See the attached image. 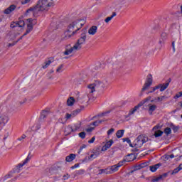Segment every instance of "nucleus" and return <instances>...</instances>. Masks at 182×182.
<instances>
[{"instance_id":"obj_1","label":"nucleus","mask_w":182,"mask_h":182,"mask_svg":"<svg viewBox=\"0 0 182 182\" xmlns=\"http://www.w3.org/2000/svg\"><path fill=\"white\" fill-rule=\"evenodd\" d=\"M53 5H55L53 0H38L36 6L34 8L28 9L26 12L27 14L32 12L33 16L36 17L43 11H49V8L53 6Z\"/></svg>"},{"instance_id":"obj_2","label":"nucleus","mask_w":182,"mask_h":182,"mask_svg":"<svg viewBox=\"0 0 182 182\" xmlns=\"http://www.w3.org/2000/svg\"><path fill=\"white\" fill-rule=\"evenodd\" d=\"M82 26H83L82 20L77 19L71 21L64 33L65 39H69L72 38V36H75V35L77 33V31L82 29Z\"/></svg>"},{"instance_id":"obj_3","label":"nucleus","mask_w":182,"mask_h":182,"mask_svg":"<svg viewBox=\"0 0 182 182\" xmlns=\"http://www.w3.org/2000/svg\"><path fill=\"white\" fill-rule=\"evenodd\" d=\"M86 33H87V31H86V29H82L81 31L80 38L73 47H71L70 49L65 50L64 55H70V53H75L77 52V50H80V49H82V46L86 43Z\"/></svg>"},{"instance_id":"obj_4","label":"nucleus","mask_w":182,"mask_h":182,"mask_svg":"<svg viewBox=\"0 0 182 182\" xmlns=\"http://www.w3.org/2000/svg\"><path fill=\"white\" fill-rule=\"evenodd\" d=\"M105 87H107V80H97L95 82V83L90 84L87 86V92L90 94L87 96H89V97L90 98V96H92V93L96 92V90H102V89H105Z\"/></svg>"},{"instance_id":"obj_5","label":"nucleus","mask_w":182,"mask_h":182,"mask_svg":"<svg viewBox=\"0 0 182 182\" xmlns=\"http://www.w3.org/2000/svg\"><path fill=\"white\" fill-rule=\"evenodd\" d=\"M90 100V98L87 95H84L81 98L77 99V100H75L73 97H70L68 100H67V104L68 106H73L75 102H77V103H80L81 105Z\"/></svg>"},{"instance_id":"obj_6","label":"nucleus","mask_w":182,"mask_h":182,"mask_svg":"<svg viewBox=\"0 0 182 182\" xmlns=\"http://www.w3.org/2000/svg\"><path fill=\"white\" fill-rule=\"evenodd\" d=\"M149 141V138L144 135H139L136 140L134 141V146L135 147H137L138 149L141 147L144 143H147Z\"/></svg>"},{"instance_id":"obj_7","label":"nucleus","mask_w":182,"mask_h":182,"mask_svg":"<svg viewBox=\"0 0 182 182\" xmlns=\"http://www.w3.org/2000/svg\"><path fill=\"white\" fill-rule=\"evenodd\" d=\"M28 23H27V28L26 30V33L23 34V36H26L28 33H31L32 31H33V25H36V20L28 18L27 19Z\"/></svg>"},{"instance_id":"obj_8","label":"nucleus","mask_w":182,"mask_h":182,"mask_svg":"<svg viewBox=\"0 0 182 182\" xmlns=\"http://www.w3.org/2000/svg\"><path fill=\"white\" fill-rule=\"evenodd\" d=\"M153 84V76L151 74L148 75L144 85V87H142L141 90V96L143 95V92L147 90L150 86Z\"/></svg>"},{"instance_id":"obj_9","label":"nucleus","mask_w":182,"mask_h":182,"mask_svg":"<svg viewBox=\"0 0 182 182\" xmlns=\"http://www.w3.org/2000/svg\"><path fill=\"white\" fill-rule=\"evenodd\" d=\"M9 178H11V181H16V180L18 179V176L15 175V171L9 172L4 178L0 179V182L6 181V180H9Z\"/></svg>"},{"instance_id":"obj_10","label":"nucleus","mask_w":182,"mask_h":182,"mask_svg":"<svg viewBox=\"0 0 182 182\" xmlns=\"http://www.w3.org/2000/svg\"><path fill=\"white\" fill-rule=\"evenodd\" d=\"M124 163H126V159H124L123 161H119L117 164H115L114 166H112L110 168H108L109 171V174H113V173H116V171L119 170V168L122 167V166H123Z\"/></svg>"},{"instance_id":"obj_11","label":"nucleus","mask_w":182,"mask_h":182,"mask_svg":"<svg viewBox=\"0 0 182 182\" xmlns=\"http://www.w3.org/2000/svg\"><path fill=\"white\" fill-rule=\"evenodd\" d=\"M8 122H9V117L7 114H2L0 115V132Z\"/></svg>"},{"instance_id":"obj_12","label":"nucleus","mask_w":182,"mask_h":182,"mask_svg":"<svg viewBox=\"0 0 182 182\" xmlns=\"http://www.w3.org/2000/svg\"><path fill=\"white\" fill-rule=\"evenodd\" d=\"M146 102H147V100H144V101L136 105L134 108L131 109L126 117H130L132 114H134V113L137 112L138 109H140V107H141V106H143V105H144Z\"/></svg>"},{"instance_id":"obj_13","label":"nucleus","mask_w":182,"mask_h":182,"mask_svg":"<svg viewBox=\"0 0 182 182\" xmlns=\"http://www.w3.org/2000/svg\"><path fill=\"white\" fill-rule=\"evenodd\" d=\"M79 129H80V123H77L74 124L73 127L68 126V128H65V133L66 135L70 134L72 132H77Z\"/></svg>"},{"instance_id":"obj_14","label":"nucleus","mask_w":182,"mask_h":182,"mask_svg":"<svg viewBox=\"0 0 182 182\" xmlns=\"http://www.w3.org/2000/svg\"><path fill=\"white\" fill-rule=\"evenodd\" d=\"M170 82H171V78H169L167 80V82L164 84H159L158 85H156L154 88V90H157V89H160V92H164L167 87H168L170 85Z\"/></svg>"},{"instance_id":"obj_15","label":"nucleus","mask_w":182,"mask_h":182,"mask_svg":"<svg viewBox=\"0 0 182 182\" xmlns=\"http://www.w3.org/2000/svg\"><path fill=\"white\" fill-rule=\"evenodd\" d=\"M11 28H23L25 26V21L20 20L17 22H13L10 25Z\"/></svg>"},{"instance_id":"obj_16","label":"nucleus","mask_w":182,"mask_h":182,"mask_svg":"<svg viewBox=\"0 0 182 182\" xmlns=\"http://www.w3.org/2000/svg\"><path fill=\"white\" fill-rule=\"evenodd\" d=\"M113 144V141L110 139L109 141H107L105 146H103L101 149V151H106L108 149H110Z\"/></svg>"},{"instance_id":"obj_17","label":"nucleus","mask_w":182,"mask_h":182,"mask_svg":"<svg viewBox=\"0 0 182 182\" xmlns=\"http://www.w3.org/2000/svg\"><path fill=\"white\" fill-rule=\"evenodd\" d=\"M16 9V6L12 4L9 7H8L6 9L4 10V14L6 15H9L11 12H14V10Z\"/></svg>"},{"instance_id":"obj_18","label":"nucleus","mask_w":182,"mask_h":182,"mask_svg":"<svg viewBox=\"0 0 182 182\" xmlns=\"http://www.w3.org/2000/svg\"><path fill=\"white\" fill-rule=\"evenodd\" d=\"M97 32V26H92L88 29L89 35H96Z\"/></svg>"},{"instance_id":"obj_19","label":"nucleus","mask_w":182,"mask_h":182,"mask_svg":"<svg viewBox=\"0 0 182 182\" xmlns=\"http://www.w3.org/2000/svg\"><path fill=\"white\" fill-rule=\"evenodd\" d=\"M148 106H149V113L150 115H151L153 114V112H154L156 109H157V105L149 104L148 105Z\"/></svg>"},{"instance_id":"obj_20","label":"nucleus","mask_w":182,"mask_h":182,"mask_svg":"<svg viewBox=\"0 0 182 182\" xmlns=\"http://www.w3.org/2000/svg\"><path fill=\"white\" fill-rule=\"evenodd\" d=\"M75 159H76V154H71L69 156H66L65 161H67L68 163H70V161H73Z\"/></svg>"},{"instance_id":"obj_21","label":"nucleus","mask_w":182,"mask_h":182,"mask_svg":"<svg viewBox=\"0 0 182 182\" xmlns=\"http://www.w3.org/2000/svg\"><path fill=\"white\" fill-rule=\"evenodd\" d=\"M160 166H161V164H157L154 166H150L149 168H150L151 171H152V173H154V172L157 171V168H159V167H160Z\"/></svg>"},{"instance_id":"obj_22","label":"nucleus","mask_w":182,"mask_h":182,"mask_svg":"<svg viewBox=\"0 0 182 182\" xmlns=\"http://www.w3.org/2000/svg\"><path fill=\"white\" fill-rule=\"evenodd\" d=\"M123 134H124V129L118 130L116 133L117 139H122V137H123Z\"/></svg>"},{"instance_id":"obj_23","label":"nucleus","mask_w":182,"mask_h":182,"mask_svg":"<svg viewBox=\"0 0 182 182\" xmlns=\"http://www.w3.org/2000/svg\"><path fill=\"white\" fill-rule=\"evenodd\" d=\"M116 15H117V14H116V12H113L111 16L107 17V18L105 19V22L106 23H109V22H110V21H112V18H114V16H116Z\"/></svg>"},{"instance_id":"obj_24","label":"nucleus","mask_w":182,"mask_h":182,"mask_svg":"<svg viewBox=\"0 0 182 182\" xmlns=\"http://www.w3.org/2000/svg\"><path fill=\"white\" fill-rule=\"evenodd\" d=\"M50 63H52V60H47L45 61L44 64L43 65V69H47V68H49L50 65Z\"/></svg>"},{"instance_id":"obj_25","label":"nucleus","mask_w":182,"mask_h":182,"mask_svg":"<svg viewBox=\"0 0 182 182\" xmlns=\"http://www.w3.org/2000/svg\"><path fill=\"white\" fill-rule=\"evenodd\" d=\"M161 180H163V176H160V175H159V176H154L151 180V182H159V181H161Z\"/></svg>"},{"instance_id":"obj_26","label":"nucleus","mask_w":182,"mask_h":182,"mask_svg":"<svg viewBox=\"0 0 182 182\" xmlns=\"http://www.w3.org/2000/svg\"><path fill=\"white\" fill-rule=\"evenodd\" d=\"M163 131L161 130H156L154 131V136H155V137H161V136H163Z\"/></svg>"},{"instance_id":"obj_27","label":"nucleus","mask_w":182,"mask_h":182,"mask_svg":"<svg viewBox=\"0 0 182 182\" xmlns=\"http://www.w3.org/2000/svg\"><path fill=\"white\" fill-rule=\"evenodd\" d=\"M29 156H31V154H28L27 158L25 159V161L22 164H18L19 167H23V166H25V164H26V163H28L29 160H31V158H29Z\"/></svg>"},{"instance_id":"obj_28","label":"nucleus","mask_w":182,"mask_h":182,"mask_svg":"<svg viewBox=\"0 0 182 182\" xmlns=\"http://www.w3.org/2000/svg\"><path fill=\"white\" fill-rule=\"evenodd\" d=\"M99 174H110V171H109V168L105 169H100Z\"/></svg>"},{"instance_id":"obj_29","label":"nucleus","mask_w":182,"mask_h":182,"mask_svg":"<svg viewBox=\"0 0 182 182\" xmlns=\"http://www.w3.org/2000/svg\"><path fill=\"white\" fill-rule=\"evenodd\" d=\"M83 109H85V107L81 106L80 109H77L75 111H73V114H74V116L79 114V113H80V112H82V110H83Z\"/></svg>"},{"instance_id":"obj_30","label":"nucleus","mask_w":182,"mask_h":182,"mask_svg":"<svg viewBox=\"0 0 182 182\" xmlns=\"http://www.w3.org/2000/svg\"><path fill=\"white\" fill-rule=\"evenodd\" d=\"M166 99H168L166 96H161L155 98V100L156 102H163V100H166Z\"/></svg>"},{"instance_id":"obj_31","label":"nucleus","mask_w":182,"mask_h":182,"mask_svg":"<svg viewBox=\"0 0 182 182\" xmlns=\"http://www.w3.org/2000/svg\"><path fill=\"white\" fill-rule=\"evenodd\" d=\"M164 133L165 134H166V136H168V134H171V128L170 127L165 128Z\"/></svg>"},{"instance_id":"obj_32","label":"nucleus","mask_w":182,"mask_h":182,"mask_svg":"<svg viewBox=\"0 0 182 182\" xmlns=\"http://www.w3.org/2000/svg\"><path fill=\"white\" fill-rule=\"evenodd\" d=\"M48 116V111H43L41 115L40 119H45Z\"/></svg>"},{"instance_id":"obj_33","label":"nucleus","mask_w":182,"mask_h":182,"mask_svg":"<svg viewBox=\"0 0 182 182\" xmlns=\"http://www.w3.org/2000/svg\"><path fill=\"white\" fill-rule=\"evenodd\" d=\"M20 178H26L28 177V173L27 172H23L20 173Z\"/></svg>"},{"instance_id":"obj_34","label":"nucleus","mask_w":182,"mask_h":182,"mask_svg":"<svg viewBox=\"0 0 182 182\" xmlns=\"http://www.w3.org/2000/svg\"><path fill=\"white\" fill-rule=\"evenodd\" d=\"M127 157H128L127 161H132L133 160H134V154H133L128 155Z\"/></svg>"},{"instance_id":"obj_35","label":"nucleus","mask_w":182,"mask_h":182,"mask_svg":"<svg viewBox=\"0 0 182 182\" xmlns=\"http://www.w3.org/2000/svg\"><path fill=\"white\" fill-rule=\"evenodd\" d=\"M78 136L81 139H85L86 137V133L85 132H80V133L78 134Z\"/></svg>"},{"instance_id":"obj_36","label":"nucleus","mask_w":182,"mask_h":182,"mask_svg":"<svg viewBox=\"0 0 182 182\" xmlns=\"http://www.w3.org/2000/svg\"><path fill=\"white\" fill-rule=\"evenodd\" d=\"M124 141H127V143H128V144H129L130 147H134L133 144H132V141H130V139L129 138H125L124 139Z\"/></svg>"},{"instance_id":"obj_37","label":"nucleus","mask_w":182,"mask_h":182,"mask_svg":"<svg viewBox=\"0 0 182 182\" xmlns=\"http://www.w3.org/2000/svg\"><path fill=\"white\" fill-rule=\"evenodd\" d=\"M31 2H32V0H21L22 5H26V4H31Z\"/></svg>"},{"instance_id":"obj_38","label":"nucleus","mask_w":182,"mask_h":182,"mask_svg":"<svg viewBox=\"0 0 182 182\" xmlns=\"http://www.w3.org/2000/svg\"><path fill=\"white\" fill-rule=\"evenodd\" d=\"M94 154L95 155V157H98V156H100V149H97L96 151L94 152Z\"/></svg>"},{"instance_id":"obj_39","label":"nucleus","mask_w":182,"mask_h":182,"mask_svg":"<svg viewBox=\"0 0 182 182\" xmlns=\"http://www.w3.org/2000/svg\"><path fill=\"white\" fill-rule=\"evenodd\" d=\"M178 171H179L178 168L177 167L176 168L173 169L171 171V175L173 176L174 174H177V173H178Z\"/></svg>"},{"instance_id":"obj_40","label":"nucleus","mask_w":182,"mask_h":182,"mask_svg":"<svg viewBox=\"0 0 182 182\" xmlns=\"http://www.w3.org/2000/svg\"><path fill=\"white\" fill-rule=\"evenodd\" d=\"M171 129H172V130H173L174 133H176L178 131V127H176L174 125H171Z\"/></svg>"},{"instance_id":"obj_41","label":"nucleus","mask_w":182,"mask_h":182,"mask_svg":"<svg viewBox=\"0 0 182 182\" xmlns=\"http://www.w3.org/2000/svg\"><path fill=\"white\" fill-rule=\"evenodd\" d=\"M160 129H161V127H160V124H157L153 128V131L156 132L157 130H160Z\"/></svg>"},{"instance_id":"obj_42","label":"nucleus","mask_w":182,"mask_h":182,"mask_svg":"<svg viewBox=\"0 0 182 182\" xmlns=\"http://www.w3.org/2000/svg\"><path fill=\"white\" fill-rule=\"evenodd\" d=\"M114 133V129L113 128H111L109 130L107 131L108 136H110V134H113Z\"/></svg>"},{"instance_id":"obj_43","label":"nucleus","mask_w":182,"mask_h":182,"mask_svg":"<svg viewBox=\"0 0 182 182\" xmlns=\"http://www.w3.org/2000/svg\"><path fill=\"white\" fill-rule=\"evenodd\" d=\"M62 69H63V65H60L57 68L56 72H57L58 73H59L61 72Z\"/></svg>"},{"instance_id":"obj_44","label":"nucleus","mask_w":182,"mask_h":182,"mask_svg":"<svg viewBox=\"0 0 182 182\" xmlns=\"http://www.w3.org/2000/svg\"><path fill=\"white\" fill-rule=\"evenodd\" d=\"M25 103H26V98L23 99V100L20 101V102H18V105H19L20 106H22V105H25Z\"/></svg>"},{"instance_id":"obj_45","label":"nucleus","mask_w":182,"mask_h":182,"mask_svg":"<svg viewBox=\"0 0 182 182\" xmlns=\"http://www.w3.org/2000/svg\"><path fill=\"white\" fill-rule=\"evenodd\" d=\"M16 43H17L16 41H14L12 43H9L7 46H8V48H11L12 46H15V44H16Z\"/></svg>"},{"instance_id":"obj_46","label":"nucleus","mask_w":182,"mask_h":182,"mask_svg":"<svg viewBox=\"0 0 182 182\" xmlns=\"http://www.w3.org/2000/svg\"><path fill=\"white\" fill-rule=\"evenodd\" d=\"M83 149H86V145L84 144L82 146H80L78 153L80 154V151H82Z\"/></svg>"},{"instance_id":"obj_47","label":"nucleus","mask_w":182,"mask_h":182,"mask_svg":"<svg viewBox=\"0 0 182 182\" xmlns=\"http://www.w3.org/2000/svg\"><path fill=\"white\" fill-rule=\"evenodd\" d=\"M26 135L23 134L20 138L18 139V140L21 141V140H23V139H26Z\"/></svg>"},{"instance_id":"obj_48","label":"nucleus","mask_w":182,"mask_h":182,"mask_svg":"<svg viewBox=\"0 0 182 182\" xmlns=\"http://www.w3.org/2000/svg\"><path fill=\"white\" fill-rule=\"evenodd\" d=\"M94 129L95 128H93V127L87 128L86 129V132H87V133H90L91 132H93Z\"/></svg>"},{"instance_id":"obj_49","label":"nucleus","mask_w":182,"mask_h":182,"mask_svg":"<svg viewBox=\"0 0 182 182\" xmlns=\"http://www.w3.org/2000/svg\"><path fill=\"white\" fill-rule=\"evenodd\" d=\"M95 139L96 138L93 136L90 140L88 141V143L90 144L94 143Z\"/></svg>"},{"instance_id":"obj_50","label":"nucleus","mask_w":182,"mask_h":182,"mask_svg":"<svg viewBox=\"0 0 182 182\" xmlns=\"http://www.w3.org/2000/svg\"><path fill=\"white\" fill-rule=\"evenodd\" d=\"M97 156L95 154V153L93 154H91L89 157V159L90 160V159H96Z\"/></svg>"},{"instance_id":"obj_51","label":"nucleus","mask_w":182,"mask_h":182,"mask_svg":"<svg viewBox=\"0 0 182 182\" xmlns=\"http://www.w3.org/2000/svg\"><path fill=\"white\" fill-rule=\"evenodd\" d=\"M160 176H162V180H163V178H166V177H167V176H168V173H164V174H162V175H159Z\"/></svg>"},{"instance_id":"obj_52","label":"nucleus","mask_w":182,"mask_h":182,"mask_svg":"<svg viewBox=\"0 0 182 182\" xmlns=\"http://www.w3.org/2000/svg\"><path fill=\"white\" fill-rule=\"evenodd\" d=\"M69 177H70V176L69 174H67V175H64V176H63L64 180H68V178H69Z\"/></svg>"},{"instance_id":"obj_53","label":"nucleus","mask_w":182,"mask_h":182,"mask_svg":"<svg viewBox=\"0 0 182 182\" xmlns=\"http://www.w3.org/2000/svg\"><path fill=\"white\" fill-rule=\"evenodd\" d=\"M159 43L161 45V46H163V45H164V40H160L159 41Z\"/></svg>"},{"instance_id":"obj_54","label":"nucleus","mask_w":182,"mask_h":182,"mask_svg":"<svg viewBox=\"0 0 182 182\" xmlns=\"http://www.w3.org/2000/svg\"><path fill=\"white\" fill-rule=\"evenodd\" d=\"M99 122H98V121L97 120V121H95V122H92V125L93 126H99Z\"/></svg>"},{"instance_id":"obj_55","label":"nucleus","mask_w":182,"mask_h":182,"mask_svg":"<svg viewBox=\"0 0 182 182\" xmlns=\"http://www.w3.org/2000/svg\"><path fill=\"white\" fill-rule=\"evenodd\" d=\"M97 122H98L99 124H102V123H103V122H107V120L101 119V120H97Z\"/></svg>"},{"instance_id":"obj_56","label":"nucleus","mask_w":182,"mask_h":182,"mask_svg":"<svg viewBox=\"0 0 182 182\" xmlns=\"http://www.w3.org/2000/svg\"><path fill=\"white\" fill-rule=\"evenodd\" d=\"M174 159V154H171L167 156V159Z\"/></svg>"},{"instance_id":"obj_57","label":"nucleus","mask_w":182,"mask_h":182,"mask_svg":"<svg viewBox=\"0 0 182 182\" xmlns=\"http://www.w3.org/2000/svg\"><path fill=\"white\" fill-rule=\"evenodd\" d=\"M161 38H162L163 39H164V38H166V36H167V34H166V33H162V34L161 35Z\"/></svg>"},{"instance_id":"obj_58","label":"nucleus","mask_w":182,"mask_h":182,"mask_svg":"<svg viewBox=\"0 0 182 182\" xmlns=\"http://www.w3.org/2000/svg\"><path fill=\"white\" fill-rule=\"evenodd\" d=\"M70 117H72V114H66V119H70Z\"/></svg>"},{"instance_id":"obj_59","label":"nucleus","mask_w":182,"mask_h":182,"mask_svg":"<svg viewBox=\"0 0 182 182\" xmlns=\"http://www.w3.org/2000/svg\"><path fill=\"white\" fill-rule=\"evenodd\" d=\"M23 36H25L23 35L22 36H21V37L16 41V43H18V42L19 41H22Z\"/></svg>"},{"instance_id":"obj_60","label":"nucleus","mask_w":182,"mask_h":182,"mask_svg":"<svg viewBox=\"0 0 182 182\" xmlns=\"http://www.w3.org/2000/svg\"><path fill=\"white\" fill-rule=\"evenodd\" d=\"M151 89H152V90L148 92V93H147L148 95H149V93H153V92H156V90H154V87H152Z\"/></svg>"},{"instance_id":"obj_61","label":"nucleus","mask_w":182,"mask_h":182,"mask_svg":"<svg viewBox=\"0 0 182 182\" xmlns=\"http://www.w3.org/2000/svg\"><path fill=\"white\" fill-rule=\"evenodd\" d=\"M172 48H173V52H176V47L174 46V41L172 42Z\"/></svg>"},{"instance_id":"obj_62","label":"nucleus","mask_w":182,"mask_h":182,"mask_svg":"<svg viewBox=\"0 0 182 182\" xmlns=\"http://www.w3.org/2000/svg\"><path fill=\"white\" fill-rule=\"evenodd\" d=\"M178 168L179 169V171L182 170V164H181L178 166Z\"/></svg>"},{"instance_id":"obj_63","label":"nucleus","mask_w":182,"mask_h":182,"mask_svg":"<svg viewBox=\"0 0 182 182\" xmlns=\"http://www.w3.org/2000/svg\"><path fill=\"white\" fill-rule=\"evenodd\" d=\"M179 93H180V95H176V97L178 98V97H181L182 92H179Z\"/></svg>"},{"instance_id":"obj_64","label":"nucleus","mask_w":182,"mask_h":182,"mask_svg":"<svg viewBox=\"0 0 182 182\" xmlns=\"http://www.w3.org/2000/svg\"><path fill=\"white\" fill-rule=\"evenodd\" d=\"M178 106H180V107H182V101L181 102H178Z\"/></svg>"}]
</instances>
